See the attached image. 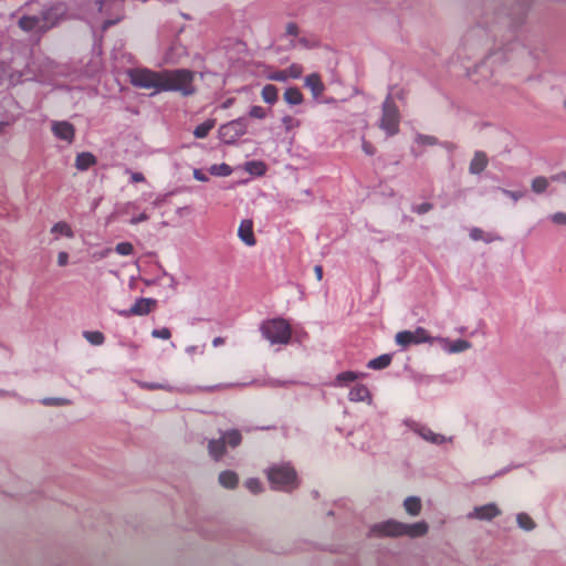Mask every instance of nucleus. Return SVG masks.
Listing matches in <instances>:
<instances>
[{
  "mask_svg": "<svg viewBox=\"0 0 566 566\" xmlns=\"http://www.w3.org/2000/svg\"><path fill=\"white\" fill-rule=\"evenodd\" d=\"M95 164H96L95 156L93 154L86 153V151L80 153L75 159V167L82 171L88 169L90 167H92Z\"/></svg>",
  "mask_w": 566,
  "mask_h": 566,
  "instance_id": "nucleus-25",
  "label": "nucleus"
},
{
  "mask_svg": "<svg viewBox=\"0 0 566 566\" xmlns=\"http://www.w3.org/2000/svg\"><path fill=\"white\" fill-rule=\"evenodd\" d=\"M502 192L505 196H507L509 198L513 199L514 201L520 200L524 196L523 191H511V190L503 189Z\"/></svg>",
  "mask_w": 566,
  "mask_h": 566,
  "instance_id": "nucleus-47",
  "label": "nucleus"
},
{
  "mask_svg": "<svg viewBox=\"0 0 566 566\" xmlns=\"http://www.w3.org/2000/svg\"><path fill=\"white\" fill-rule=\"evenodd\" d=\"M52 132L55 137L65 140L69 144L74 139L75 129L69 122H54L52 124Z\"/></svg>",
  "mask_w": 566,
  "mask_h": 566,
  "instance_id": "nucleus-16",
  "label": "nucleus"
},
{
  "mask_svg": "<svg viewBox=\"0 0 566 566\" xmlns=\"http://www.w3.org/2000/svg\"><path fill=\"white\" fill-rule=\"evenodd\" d=\"M219 483L226 489H234L239 482L238 474L233 471L226 470L219 474Z\"/></svg>",
  "mask_w": 566,
  "mask_h": 566,
  "instance_id": "nucleus-26",
  "label": "nucleus"
},
{
  "mask_svg": "<svg viewBox=\"0 0 566 566\" xmlns=\"http://www.w3.org/2000/svg\"><path fill=\"white\" fill-rule=\"evenodd\" d=\"M262 336L271 345H286L292 337V327L284 318L265 319L260 325Z\"/></svg>",
  "mask_w": 566,
  "mask_h": 566,
  "instance_id": "nucleus-3",
  "label": "nucleus"
},
{
  "mask_svg": "<svg viewBox=\"0 0 566 566\" xmlns=\"http://www.w3.org/2000/svg\"><path fill=\"white\" fill-rule=\"evenodd\" d=\"M248 132V122L240 117L226 123L219 127V138L226 144H234L240 137Z\"/></svg>",
  "mask_w": 566,
  "mask_h": 566,
  "instance_id": "nucleus-7",
  "label": "nucleus"
},
{
  "mask_svg": "<svg viewBox=\"0 0 566 566\" xmlns=\"http://www.w3.org/2000/svg\"><path fill=\"white\" fill-rule=\"evenodd\" d=\"M221 438L226 444H228L232 448H235L241 442V434L237 430L228 431Z\"/></svg>",
  "mask_w": 566,
  "mask_h": 566,
  "instance_id": "nucleus-40",
  "label": "nucleus"
},
{
  "mask_svg": "<svg viewBox=\"0 0 566 566\" xmlns=\"http://www.w3.org/2000/svg\"><path fill=\"white\" fill-rule=\"evenodd\" d=\"M304 85L311 91L314 99H318L325 91V85L317 73L308 74L304 80Z\"/></svg>",
  "mask_w": 566,
  "mask_h": 566,
  "instance_id": "nucleus-17",
  "label": "nucleus"
},
{
  "mask_svg": "<svg viewBox=\"0 0 566 566\" xmlns=\"http://www.w3.org/2000/svg\"><path fill=\"white\" fill-rule=\"evenodd\" d=\"M115 251L120 255H129L133 253L134 248L129 242H120L116 245Z\"/></svg>",
  "mask_w": 566,
  "mask_h": 566,
  "instance_id": "nucleus-44",
  "label": "nucleus"
},
{
  "mask_svg": "<svg viewBox=\"0 0 566 566\" xmlns=\"http://www.w3.org/2000/svg\"><path fill=\"white\" fill-rule=\"evenodd\" d=\"M314 272H315L317 280L321 281L323 279V268L321 265H316L314 268Z\"/></svg>",
  "mask_w": 566,
  "mask_h": 566,
  "instance_id": "nucleus-56",
  "label": "nucleus"
},
{
  "mask_svg": "<svg viewBox=\"0 0 566 566\" xmlns=\"http://www.w3.org/2000/svg\"><path fill=\"white\" fill-rule=\"evenodd\" d=\"M238 237L248 247L255 245L256 241L253 232V222L251 220L244 219L241 221L238 229Z\"/></svg>",
  "mask_w": 566,
  "mask_h": 566,
  "instance_id": "nucleus-18",
  "label": "nucleus"
},
{
  "mask_svg": "<svg viewBox=\"0 0 566 566\" xmlns=\"http://www.w3.org/2000/svg\"><path fill=\"white\" fill-rule=\"evenodd\" d=\"M412 429L426 441H429V442H432L436 444H441L446 441V438L443 436L434 433L431 429H429L427 427H423L420 424H415Z\"/></svg>",
  "mask_w": 566,
  "mask_h": 566,
  "instance_id": "nucleus-21",
  "label": "nucleus"
},
{
  "mask_svg": "<svg viewBox=\"0 0 566 566\" xmlns=\"http://www.w3.org/2000/svg\"><path fill=\"white\" fill-rule=\"evenodd\" d=\"M231 104H232V99H228L227 102L223 103L222 107L228 108Z\"/></svg>",
  "mask_w": 566,
  "mask_h": 566,
  "instance_id": "nucleus-61",
  "label": "nucleus"
},
{
  "mask_svg": "<svg viewBox=\"0 0 566 566\" xmlns=\"http://www.w3.org/2000/svg\"><path fill=\"white\" fill-rule=\"evenodd\" d=\"M551 218H552V221L555 223H565L566 222V214H564L562 212L555 213Z\"/></svg>",
  "mask_w": 566,
  "mask_h": 566,
  "instance_id": "nucleus-52",
  "label": "nucleus"
},
{
  "mask_svg": "<svg viewBox=\"0 0 566 566\" xmlns=\"http://www.w3.org/2000/svg\"><path fill=\"white\" fill-rule=\"evenodd\" d=\"M245 171H248L251 175L255 176H262L265 174V165L262 161L252 160L248 161L244 167Z\"/></svg>",
  "mask_w": 566,
  "mask_h": 566,
  "instance_id": "nucleus-37",
  "label": "nucleus"
},
{
  "mask_svg": "<svg viewBox=\"0 0 566 566\" xmlns=\"http://www.w3.org/2000/svg\"><path fill=\"white\" fill-rule=\"evenodd\" d=\"M130 179L133 182H142L145 180L144 175L142 172H132Z\"/></svg>",
  "mask_w": 566,
  "mask_h": 566,
  "instance_id": "nucleus-53",
  "label": "nucleus"
},
{
  "mask_svg": "<svg viewBox=\"0 0 566 566\" xmlns=\"http://www.w3.org/2000/svg\"><path fill=\"white\" fill-rule=\"evenodd\" d=\"M25 74L19 69V63L0 61V86H13L22 82Z\"/></svg>",
  "mask_w": 566,
  "mask_h": 566,
  "instance_id": "nucleus-10",
  "label": "nucleus"
},
{
  "mask_svg": "<svg viewBox=\"0 0 566 566\" xmlns=\"http://www.w3.org/2000/svg\"><path fill=\"white\" fill-rule=\"evenodd\" d=\"M418 140L420 143L430 144V145L436 143V139L433 137H431V136H419Z\"/></svg>",
  "mask_w": 566,
  "mask_h": 566,
  "instance_id": "nucleus-54",
  "label": "nucleus"
},
{
  "mask_svg": "<svg viewBox=\"0 0 566 566\" xmlns=\"http://www.w3.org/2000/svg\"><path fill=\"white\" fill-rule=\"evenodd\" d=\"M209 172L213 176L227 177L232 174V168L227 164L212 165Z\"/></svg>",
  "mask_w": 566,
  "mask_h": 566,
  "instance_id": "nucleus-41",
  "label": "nucleus"
},
{
  "mask_svg": "<svg viewBox=\"0 0 566 566\" xmlns=\"http://www.w3.org/2000/svg\"><path fill=\"white\" fill-rule=\"evenodd\" d=\"M156 305L153 298H138L129 310L120 311L119 315L128 317L132 315L143 316L149 314Z\"/></svg>",
  "mask_w": 566,
  "mask_h": 566,
  "instance_id": "nucleus-13",
  "label": "nucleus"
},
{
  "mask_svg": "<svg viewBox=\"0 0 566 566\" xmlns=\"http://www.w3.org/2000/svg\"><path fill=\"white\" fill-rule=\"evenodd\" d=\"M214 119H208L195 128L193 135L197 138H205L209 134V132L214 127Z\"/></svg>",
  "mask_w": 566,
  "mask_h": 566,
  "instance_id": "nucleus-36",
  "label": "nucleus"
},
{
  "mask_svg": "<svg viewBox=\"0 0 566 566\" xmlns=\"http://www.w3.org/2000/svg\"><path fill=\"white\" fill-rule=\"evenodd\" d=\"M434 338L430 336L428 331L423 327H417L413 331H401L395 336L397 345L402 348H407L410 345H419L423 343H434Z\"/></svg>",
  "mask_w": 566,
  "mask_h": 566,
  "instance_id": "nucleus-9",
  "label": "nucleus"
},
{
  "mask_svg": "<svg viewBox=\"0 0 566 566\" xmlns=\"http://www.w3.org/2000/svg\"><path fill=\"white\" fill-rule=\"evenodd\" d=\"M208 449H209V454L214 460H220L226 453V443L222 440V438H220L219 440H211L209 442Z\"/></svg>",
  "mask_w": 566,
  "mask_h": 566,
  "instance_id": "nucleus-28",
  "label": "nucleus"
},
{
  "mask_svg": "<svg viewBox=\"0 0 566 566\" xmlns=\"http://www.w3.org/2000/svg\"><path fill=\"white\" fill-rule=\"evenodd\" d=\"M51 233L55 237V239H59L61 235L70 239L74 237V231L72 227L65 221L56 222L51 228Z\"/></svg>",
  "mask_w": 566,
  "mask_h": 566,
  "instance_id": "nucleus-27",
  "label": "nucleus"
},
{
  "mask_svg": "<svg viewBox=\"0 0 566 566\" xmlns=\"http://www.w3.org/2000/svg\"><path fill=\"white\" fill-rule=\"evenodd\" d=\"M249 115L253 118L262 119L266 116V111L262 106H253L251 107Z\"/></svg>",
  "mask_w": 566,
  "mask_h": 566,
  "instance_id": "nucleus-46",
  "label": "nucleus"
},
{
  "mask_svg": "<svg viewBox=\"0 0 566 566\" xmlns=\"http://www.w3.org/2000/svg\"><path fill=\"white\" fill-rule=\"evenodd\" d=\"M116 211L119 214L130 216V218H129L130 224H138V223L145 222L149 219V214L145 210L140 211L139 205L137 201H128V202L122 203V205L117 206Z\"/></svg>",
  "mask_w": 566,
  "mask_h": 566,
  "instance_id": "nucleus-11",
  "label": "nucleus"
},
{
  "mask_svg": "<svg viewBox=\"0 0 566 566\" xmlns=\"http://www.w3.org/2000/svg\"><path fill=\"white\" fill-rule=\"evenodd\" d=\"M42 13H49V18L50 19H56V24L63 20L66 15V7L62 3H59L45 11H43Z\"/></svg>",
  "mask_w": 566,
  "mask_h": 566,
  "instance_id": "nucleus-33",
  "label": "nucleus"
},
{
  "mask_svg": "<svg viewBox=\"0 0 566 566\" xmlns=\"http://www.w3.org/2000/svg\"><path fill=\"white\" fill-rule=\"evenodd\" d=\"M399 120L400 117L397 106L392 102L391 97H387L382 105L380 128L385 130L387 135L392 136L398 133Z\"/></svg>",
  "mask_w": 566,
  "mask_h": 566,
  "instance_id": "nucleus-8",
  "label": "nucleus"
},
{
  "mask_svg": "<svg viewBox=\"0 0 566 566\" xmlns=\"http://www.w3.org/2000/svg\"><path fill=\"white\" fill-rule=\"evenodd\" d=\"M402 506L409 516L416 517L421 513L422 502L418 496H408L403 500Z\"/></svg>",
  "mask_w": 566,
  "mask_h": 566,
  "instance_id": "nucleus-22",
  "label": "nucleus"
},
{
  "mask_svg": "<svg viewBox=\"0 0 566 566\" xmlns=\"http://www.w3.org/2000/svg\"><path fill=\"white\" fill-rule=\"evenodd\" d=\"M163 202H164V197L159 196V197H157V198L154 200L153 205H154L155 207H159Z\"/></svg>",
  "mask_w": 566,
  "mask_h": 566,
  "instance_id": "nucleus-58",
  "label": "nucleus"
},
{
  "mask_svg": "<svg viewBox=\"0 0 566 566\" xmlns=\"http://www.w3.org/2000/svg\"><path fill=\"white\" fill-rule=\"evenodd\" d=\"M429 532V524L426 521L415 523H405L395 518H389L373 524L369 527V537H402L409 538L423 537Z\"/></svg>",
  "mask_w": 566,
  "mask_h": 566,
  "instance_id": "nucleus-1",
  "label": "nucleus"
},
{
  "mask_svg": "<svg viewBox=\"0 0 566 566\" xmlns=\"http://www.w3.org/2000/svg\"><path fill=\"white\" fill-rule=\"evenodd\" d=\"M549 180L545 177H536L532 181V190L535 193H543L549 188Z\"/></svg>",
  "mask_w": 566,
  "mask_h": 566,
  "instance_id": "nucleus-39",
  "label": "nucleus"
},
{
  "mask_svg": "<svg viewBox=\"0 0 566 566\" xmlns=\"http://www.w3.org/2000/svg\"><path fill=\"white\" fill-rule=\"evenodd\" d=\"M430 209H431V205L430 203H421V205L415 207L413 211L419 213V214H422V213L428 212Z\"/></svg>",
  "mask_w": 566,
  "mask_h": 566,
  "instance_id": "nucleus-50",
  "label": "nucleus"
},
{
  "mask_svg": "<svg viewBox=\"0 0 566 566\" xmlns=\"http://www.w3.org/2000/svg\"><path fill=\"white\" fill-rule=\"evenodd\" d=\"M261 95L265 103L274 104L277 101V88L272 84H268L262 88Z\"/></svg>",
  "mask_w": 566,
  "mask_h": 566,
  "instance_id": "nucleus-35",
  "label": "nucleus"
},
{
  "mask_svg": "<svg viewBox=\"0 0 566 566\" xmlns=\"http://www.w3.org/2000/svg\"><path fill=\"white\" fill-rule=\"evenodd\" d=\"M304 97L297 87H290L284 92V101L290 105H300Z\"/></svg>",
  "mask_w": 566,
  "mask_h": 566,
  "instance_id": "nucleus-30",
  "label": "nucleus"
},
{
  "mask_svg": "<svg viewBox=\"0 0 566 566\" xmlns=\"http://www.w3.org/2000/svg\"><path fill=\"white\" fill-rule=\"evenodd\" d=\"M302 73L303 66L294 63L284 70L271 72L268 78L277 82H286L290 78H298Z\"/></svg>",
  "mask_w": 566,
  "mask_h": 566,
  "instance_id": "nucleus-15",
  "label": "nucleus"
},
{
  "mask_svg": "<svg viewBox=\"0 0 566 566\" xmlns=\"http://www.w3.org/2000/svg\"><path fill=\"white\" fill-rule=\"evenodd\" d=\"M43 402H44V405H56V406H62V405L67 403V401L62 398H50V399H45Z\"/></svg>",
  "mask_w": 566,
  "mask_h": 566,
  "instance_id": "nucleus-49",
  "label": "nucleus"
},
{
  "mask_svg": "<svg viewBox=\"0 0 566 566\" xmlns=\"http://www.w3.org/2000/svg\"><path fill=\"white\" fill-rule=\"evenodd\" d=\"M348 399L354 402L371 403V395L369 389L361 384L355 385L348 394Z\"/></svg>",
  "mask_w": 566,
  "mask_h": 566,
  "instance_id": "nucleus-19",
  "label": "nucleus"
},
{
  "mask_svg": "<svg viewBox=\"0 0 566 566\" xmlns=\"http://www.w3.org/2000/svg\"><path fill=\"white\" fill-rule=\"evenodd\" d=\"M470 238L473 241H483L486 243L493 242L495 240H499L500 238L491 232H485L480 228H473L470 230Z\"/></svg>",
  "mask_w": 566,
  "mask_h": 566,
  "instance_id": "nucleus-29",
  "label": "nucleus"
},
{
  "mask_svg": "<svg viewBox=\"0 0 566 566\" xmlns=\"http://www.w3.org/2000/svg\"><path fill=\"white\" fill-rule=\"evenodd\" d=\"M285 38L293 48L307 46V41L304 38H298V28L294 23H289L286 25Z\"/></svg>",
  "mask_w": 566,
  "mask_h": 566,
  "instance_id": "nucleus-20",
  "label": "nucleus"
},
{
  "mask_svg": "<svg viewBox=\"0 0 566 566\" xmlns=\"http://www.w3.org/2000/svg\"><path fill=\"white\" fill-rule=\"evenodd\" d=\"M69 263V254L65 251H61L57 254L59 266H65Z\"/></svg>",
  "mask_w": 566,
  "mask_h": 566,
  "instance_id": "nucleus-48",
  "label": "nucleus"
},
{
  "mask_svg": "<svg viewBox=\"0 0 566 566\" xmlns=\"http://www.w3.org/2000/svg\"><path fill=\"white\" fill-rule=\"evenodd\" d=\"M516 522L520 528L527 532L533 531L536 526L533 518L526 513H518L516 516Z\"/></svg>",
  "mask_w": 566,
  "mask_h": 566,
  "instance_id": "nucleus-34",
  "label": "nucleus"
},
{
  "mask_svg": "<svg viewBox=\"0 0 566 566\" xmlns=\"http://www.w3.org/2000/svg\"><path fill=\"white\" fill-rule=\"evenodd\" d=\"M244 485L250 492H252L254 494H258V493L262 492V490H263V486H262V483L260 482V480L254 479V478L248 479L245 481Z\"/></svg>",
  "mask_w": 566,
  "mask_h": 566,
  "instance_id": "nucleus-43",
  "label": "nucleus"
},
{
  "mask_svg": "<svg viewBox=\"0 0 566 566\" xmlns=\"http://www.w3.org/2000/svg\"><path fill=\"white\" fill-rule=\"evenodd\" d=\"M128 76L134 86L154 90L155 93L161 92V72L148 69H134L128 71Z\"/></svg>",
  "mask_w": 566,
  "mask_h": 566,
  "instance_id": "nucleus-5",
  "label": "nucleus"
},
{
  "mask_svg": "<svg viewBox=\"0 0 566 566\" xmlns=\"http://www.w3.org/2000/svg\"><path fill=\"white\" fill-rule=\"evenodd\" d=\"M151 336L155 338H160V339H169L171 336V333H170L169 328L163 327L159 329H154L151 332Z\"/></svg>",
  "mask_w": 566,
  "mask_h": 566,
  "instance_id": "nucleus-45",
  "label": "nucleus"
},
{
  "mask_svg": "<svg viewBox=\"0 0 566 566\" xmlns=\"http://www.w3.org/2000/svg\"><path fill=\"white\" fill-rule=\"evenodd\" d=\"M111 23H112L111 21H106V22H104L103 28H104V29H105V28H107Z\"/></svg>",
  "mask_w": 566,
  "mask_h": 566,
  "instance_id": "nucleus-62",
  "label": "nucleus"
},
{
  "mask_svg": "<svg viewBox=\"0 0 566 566\" xmlns=\"http://www.w3.org/2000/svg\"><path fill=\"white\" fill-rule=\"evenodd\" d=\"M501 514V510L494 503H488L475 506L469 514L468 518L480 521H492Z\"/></svg>",
  "mask_w": 566,
  "mask_h": 566,
  "instance_id": "nucleus-12",
  "label": "nucleus"
},
{
  "mask_svg": "<svg viewBox=\"0 0 566 566\" xmlns=\"http://www.w3.org/2000/svg\"><path fill=\"white\" fill-rule=\"evenodd\" d=\"M212 343H213V346H219V345L223 344V338L216 337Z\"/></svg>",
  "mask_w": 566,
  "mask_h": 566,
  "instance_id": "nucleus-60",
  "label": "nucleus"
},
{
  "mask_svg": "<svg viewBox=\"0 0 566 566\" xmlns=\"http://www.w3.org/2000/svg\"><path fill=\"white\" fill-rule=\"evenodd\" d=\"M143 387L148 388V389H159V388H164V386L158 385V384H144V385H143Z\"/></svg>",
  "mask_w": 566,
  "mask_h": 566,
  "instance_id": "nucleus-57",
  "label": "nucleus"
},
{
  "mask_svg": "<svg viewBox=\"0 0 566 566\" xmlns=\"http://www.w3.org/2000/svg\"><path fill=\"white\" fill-rule=\"evenodd\" d=\"M363 376H364V374H361V373H355V371H350V370L343 371L336 376L335 380L333 381V386L346 387L350 382H354L355 380L359 379Z\"/></svg>",
  "mask_w": 566,
  "mask_h": 566,
  "instance_id": "nucleus-23",
  "label": "nucleus"
},
{
  "mask_svg": "<svg viewBox=\"0 0 566 566\" xmlns=\"http://www.w3.org/2000/svg\"><path fill=\"white\" fill-rule=\"evenodd\" d=\"M83 337L92 345L99 346L105 342V336L98 331H86Z\"/></svg>",
  "mask_w": 566,
  "mask_h": 566,
  "instance_id": "nucleus-38",
  "label": "nucleus"
},
{
  "mask_svg": "<svg viewBox=\"0 0 566 566\" xmlns=\"http://www.w3.org/2000/svg\"><path fill=\"white\" fill-rule=\"evenodd\" d=\"M186 352H187L188 354L192 355V354H195V353H197V352H198V347H197V346H188V347L186 348Z\"/></svg>",
  "mask_w": 566,
  "mask_h": 566,
  "instance_id": "nucleus-59",
  "label": "nucleus"
},
{
  "mask_svg": "<svg viewBox=\"0 0 566 566\" xmlns=\"http://www.w3.org/2000/svg\"><path fill=\"white\" fill-rule=\"evenodd\" d=\"M488 157L484 153L476 151L470 163V172L478 175L482 172L488 165Z\"/></svg>",
  "mask_w": 566,
  "mask_h": 566,
  "instance_id": "nucleus-24",
  "label": "nucleus"
},
{
  "mask_svg": "<svg viewBox=\"0 0 566 566\" xmlns=\"http://www.w3.org/2000/svg\"><path fill=\"white\" fill-rule=\"evenodd\" d=\"M391 356L388 354L381 355L377 358L370 359L367 367L370 369H384L389 366Z\"/></svg>",
  "mask_w": 566,
  "mask_h": 566,
  "instance_id": "nucleus-32",
  "label": "nucleus"
},
{
  "mask_svg": "<svg viewBox=\"0 0 566 566\" xmlns=\"http://www.w3.org/2000/svg\"><path fill=\"white\" fill-rule=\"evenodd\" d=\"M193 177L195 179L199 180V181H208V176L200 169H195L193 170Z\"/></svg>",
  "mask_w": 566,
  "mask_h": 566,
  "instance_id": "nucleus-51",
  "label": "nucleus"
},
{
  "mask_svg": "<svg viewBox=\"0 0 566 566\" xmlns=\"http://www.w3.org/2000/svg\"><path fill=\"white\" fill-rule=\"evenodd\" d=\"M193 77L195 73L185 69L161 71V92L175 91L191 95L195 93Z\"/></svg>",
  "mask_w": 566,
  "mask_h": 566,
  "instance_id": "nucleus-2",
  "label": "nucleus"
},
{
  "mask_svg": "<svg viewBox=\"0 0 566 566\" xmlns=\"http://www.w3.org/2000/svg\"><path fill=\"white\" fill-rule=\"evenodd\" d=\"M185 53L184 49L177 45H174L169 49V51L164 56V63L166 64H175L178 63L180 56Z\"/></svg>",
  "mask_w": 566,
  "mask_h": 566,
  "instance_id": "nucleus-31",
  "label": "nucleus"
},
{
  "mask_svg": "<svg viewBox=\"0 0 566 566\" xmlns=\"http://www.w3.org/2000/svg\"><path fill=\"white\" fill-rule=\"evenodd\" d=\"M282 124L284 126V129L286 132H290L292 129L300 127L301 122H300V119H297L291 115H286L282 118Z\"/></svg>",
  "mask_w": 566,
  "mask_h": 566,
  "instance_id": "nucleus-42",
  "label": "nucleus"
},
{
  "mask_svg": "<svg viewBox=\"0 0 566 566\" xmlns=\"http://www.w3.org/2000/svg\"><path fill=\"white\" fill-rule=\"evenodd\" d=\"M107 253H109V250H106V252L103 253L102 256H105Z\"/></svg>",
  "mask_w": 566,
  "mask_h": 566,
  "instance_id": "nucleus-63",
  "label": "nucleus"
},
{
  "mask_svg": "<svg viewBox=\"0 0 566 566\" xmlns=\"http://www.w3.org/2000/svg\"><path fill=\"white\" fill-rule=\"evenodd\" d=\"M434 343H438L440 347L448 354H458L465 352L472 347L471 343L465 339L450 340L446 337H436Z\"/></svg>",
  "mask_w": 566,
  "mask_h": 566,
  "instance_id": "nucleus-14",
  "label": "nucleus"
},
{
  "mask_svg": "<svg viewBox=\"0 0 566 566\" xmlns=\"http://www.w3.org/2000/svg\"><path fill=\"white\" fill-rule=\"evenodd\" d=\"M363 149L368 155H373L374 154L373 146L370 144L366 143V142L363 143Z\"/></svg>",
  "mask_w": 566,
  "mask_h": 566,
  "instance_id": "nucleus-55",
  "label": "nucleus"
},
{
  "mask_svg": "<svg viewBox=\"0 0 566 566\" xmlns=\"http://www.w3.org/2000/svg\"><path fill=\"white\" fill-rule=\"evenodd\" d=\"M266 475L274 490L292 491L298 485L296 472L289 463L270 467Z\"/></svg>",
  "mask_w": 566,
  "mask_h": 566,
  "instance_id": "nucleus-4",
  "label": "nucleus"
},
{
  "mask_svg": "<svg viewBox=\"0 0 566 566\" xmlns=\"http://www.w3.org/2000/svg\"><path fill=\"white\" fill-rule=\"evenodd\" d=\"M56 19H50L49 13L23 15L19 19L18 24L24 32L40 34L53 28L56 24Z\"/></svg>",
  "mask_w": 566,
  "mask_h": 566,
  "instance_id": "nucleus-6",
  "label": "nucleus"
}]
</instances>
